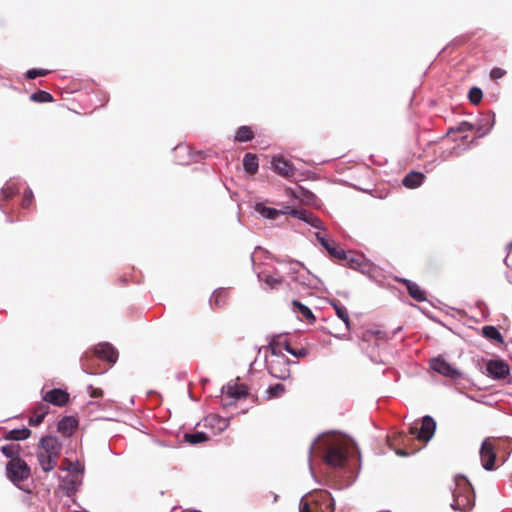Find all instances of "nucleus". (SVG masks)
Masks as SVG:
<instances>
[{"label": "nucleus", "instance_id": "1", "mask_svg": "<svg viewBox=\"0 0 512 512\" xmlns=\"http://www.w3.org/2000/svg\"><path fill=\"white\" fill-rule=\"evenodd\" d=\"M436 429V423L431 416H424L422 418L421 426L413 424L409 427V435L404 432L397 433L392 439L388 438L389 446L399 456H409L414 454L418 449L412 448L410 442L414 441V438L421 442H428L434 435Z\"/></svg>", "mask_w": 512, "mask_h": 512}, {"label": "nucleus", "instance_id": "2", "mask_svg": "<svg viewBox=\"0 0 512 512\" xmlns=\"http://www.w3.org/2000/svg\"><path fill=\"white\" fill-rule=\"evenodd\" d=\"M62 444L54 436H44L40 439L37 451L38 462L44 472H50L57 466L61 455Z\"/></svg>", "mask_w": 512, "mask_h": 512}, {"label": "nucleus", "instance_id": "3", "mask_svg": "<svg viewBox=\"0 0 512 512\" xmlns=\"http://www.w3.org/2000/svg\"><path fill=\"white\" fill-rule=\"evenodd\" d=\"M451 507L460 512H470L475 505V492L469 480L462 475L454 478Z\"/></svg>", "mask_w": 512, "mask_h": 512}, {"label": "nucleus", "instance_id": "4", "mask_svg": "<svg viewBox=\"0 0 512 512\" xmlns=\"http://www.w3.org/2000/svg\"><path fill=\"white\" fill-rule=\"evenodd\" d=\"M322 445L325 450L323 460L327 465L340 468L346 464L349 448L345 441L329 438L324 440Z\"/></svg>", "mask_w": 512, "mask_h": 512}, {"label": "nucleus", "instance_id": "5", "mask_svg": "<svg viewBox=\"0 0 512 512\" xmlns=\"http://www.w3.org/2000/svg\"><path fill=\"white\" fill-rule=\"evenodd\" d=\"M299 512H334L333 499L328 491L320 490L300 500Z\"/></svg>", "mask_w": 512, "mask_h": 512}, {"label": "nucleus", "instance_id": "6", "mask_svg": "<svg viewBox=\"0 0 512 512\" xmlns=\"http://www.w3.org/2000/svg\"><path fill=\"white\" fill-rule=\"evenodd\" d=\"M30 467L21 457H14L6 465V475L13 483L22 482L30 477Z\"/></svg>", "mask_w": 512, "mask_h": 512}, {"label": "nucleus", "instance_id": "7", "mask_svg": "<svg viewBox=\"0 0 512 512\" xmlns=\"http://www.w3.org/2000/svg\"><path fill=\"white\" fill-rule=\"evenodd\" d=\"M267 370L271 376L285 380L290 376L289 360L285 355H271L266 360Z\"/></svg>", "mask_w": 512, "mask_h": 512}, {"label": "nucleus", "instance_id": "8", "mask_svg": "<svg viewBox=\"0 0 512 512\" xmlns=\"http://www.w3.org/2000/svg\"><path fill=\"white\" fill-rule=\"evenodd\" d=\"M495 446L492 439H485L481 445L480 458L485 470H493L496 461Z\"/></svg>", "mask_w": 512, "mask_h": 512}, {"label": "nucleus", "instance_id": "9", "mask_svg": "<svg viewBox=\"0 0 512 512\" xmlns=\"http://www.w3.org/2000/svg\"><path fill=\"white\" fill-rule=\"evenodd\" d=\"M430 367L435 372L451 379H457L460 377V372L450 363L446 362L440 357L432 359L430 362Z\"/></svg>", "mask_w": 512, "mask_h": 512}, {"label": "nucleus", "instance_id": "10", "mask_svg": "<svg viewBox=\"0 0 512 512\" xmlns=\"http://www.w3.org/2000/svg\"><path fill=\"white\" fill-rule=\"evenodd\" d=\"M487 373L493 379H505L509 373V365L503 360H490L486 365Z\"/></svg>", "mask_w": 512, "mask_h": 512}, {"label": "nucleus", "instance_id": "11", "mask_svg": "<svg viewBox=\"0 0 512 512\" xmlns=\"http://www.w3.org/2000/svg\"><path fill=\"white\" fill-rule=\"evenodd\" d=\"M272 166L274 171L284 178L290 179L295 175L296 169L293 164L282 156L273 157Z\"/></svg>", "mask_w": 512, "mask_h": 512}, {"label": "nucleus", "instance_id": "12", "mask_svg": "<svg viewBox=\"0 0 512 512\" xmlns=\"http://www.w3.org/2000/svg\"><path fill=\"white\" fill-rule=\"evenodd\" d=\"M43 400L46 402V404L63 407L69 401V393L63 389L54 388L44 394Z\"/></svg>", "mask_w": 512, "mask_h": 512}, {"label": "nucleus", "instance_id": "13", "mask_svg": "<svg viewBox=\"0 0 512 512\" xmlns=\"http://www.w3.org/2000/svg\"><path fill=\"white\" fill-rule=\"evenodd\" d=\"M284 213L290 214L293 217L298 218V219L310 224L311 226H313L315 228H322V221L319 218H317L316 216H314L313 213L308 212L307 210L293 209V208H290L289 206H286Z\"/></svg>", "mask_w": 512, "mask_h": 512}, {"label": "nucleus", "instance_id": "14", "mask_svg": "<svg viewBox=\"0 0 512 512\" xmlns=\"http://www.w3.org/2000/svg\"><path fill=\"white\" fill-rule=\"evenodd\" d=\"M92 354L96 358L106 360L110 363H115L118 357V353L115 348L108 343H103L96 346Z\"/></svg>", "mask_w": 512, "mask_h": 512}, {"label": "nucleus", "instance_id": "15", "mask_svg": "<svg viewBox=\"0 0 512 512\" xmlns=\"http://www.w3.org/2000/svg\"><path fill=\"white\" fill-rule=\"evenodd\" d=\"M50 407L46 403H39L35 407L31 409L32 415L28 419V423L30 426H39L43 421L45 416L49 413Z\"/></svg>", "mask_w": 512, "mask_h": 512}, {"label": "nucleus", "instance_id": "16", "mask_svg": "<svg viewBox=\"0 0 512 512\" xmlns=\"http://www.w3.org/2000/svg\"><path fill=\"white\" fill-rule=\"evenodd\" d=\"M316 238L320 242V244L328 251L329 255L335 259H344L346 257V252L337 247L334 242H330L328 239L323 237L320 233H316Z\"/></svg>", "mask_w": 512, "mask_h": 512}, {"label": "nucleus", "instance_id": "17", "mask_svg": "<svg viewBox=\"0 0 512 512\" xmlns=\"http://www.w3.org/2000/svg\"><path fill=\"white\" fill-rule=\"evenodd\" d=\"M78 427V420L72 416H66L58 423L57 429L64 436H71Z\"/></svg>", "mask_w": 512, "mask_h": 512}, {"label": "nucleus", "instance_id": "18", "mask_svg": "<svg viewBox=\"0 0 512 512\" xmlns=\"http://www.w3.org/2000/svg\"><path fill=\"white\" fill-rule=\"evenodd\" d=\"M407 288L409 295L418 302L427 300L426 292L415 282L404 279L401 281Z\"/></svg>", "mask_w": 512, "mask_h": 512}, {"label": "nucleus", "instance_id": "19", "mask_svg": "<svg viewBox=\"0 0 512 512\" xmlns=\"http://www.w3.org/2000/svg\"><path fill=\"white\" fill-rule=\"evenodd\" d=\"M424 178L425 176L423 173L412 171L403 178L402 184L407 188L414 189L423 183Z\"/></svg>", "mask_w": 512, "mask_h": 512}, {"label": "nucleus", "instance_id": "20", "mask_svg": "<svg viewBox=\"0 0 512 512\" xmlns=\"http://www.w3.org/2000/svg\"><path fill=\"white\" fill-rule=\"evenodd\" d=\"M31 433V430L26 427L20 429H12L5 432L4 439L11 441L26 440L31 436Z\"/></svg>", "mask_w": 512, "mask_h": 512}, {"label": "nucleus", "instance_id": "21", "mask_svg": "<svg viewBox=\"0 0 512 512\" xmlns=\"http://www.w3.org/2000/svg\"><path fill=\"white\" fill-rule=\"evenodd\" d=\"M226 394L230 398L241 399L247 396L248 389L243 384H232L227 386Z\"/></svg>", "mask_w": 512, "mask_h": 512}, {"label": "nucleus", "instance_id": "22", "mask_svg": "<svg viewBox=\"0 0 512 512\" xmlns=\"http://www.w3.org/2000/svg\"><path fill=\"white\" fill-rule=\"evenodd\" d=\"M95 356L92 352H86L81 358V367L88 374H98L99 370L94 367Z\"/></svg>", "mask_w": 512, "mask_h": 512}, {"label": "nucleus", "instance_id": "23", "mask_svg": "<svg viewBox=\"0 0 512 512\" xmlns=\"http://www.w3.org/2000/svg\"><path fill=\"white\" fill-rule=\"evenodd\" d=\"M255 210L263 217L268 219H275L281 214H285L284 210H277L275 208L266 207L262 203H257L255 206Z\"/></svg>", "mask_w": 512, "mask_h": 512}, {"label": "nucleus", "instance_id": "24", "mask_svg": "<svg viewBox=\"0 0 512 512\" xmlns=\"http://www.w3.org/2000/svg\"><path fill=\"white\" fill-rule=\"evenodd\" d=\"M285 343H290L285 337L281 335L274 337L269 343L271 355H283L282 350H285Z\"/></svg>", "mask_w": 512, "mask_h": 512}, {"label": "nucleus", "instance_id": "25", "mask_svg": "<svg viewBox=\"0 0 512 512\" xmlns=\"http://www.w3.org/2000/svg\"><path fill=\"white\" fill-rule=\"evenodd\" d=\"M258 158L252 153H247L243 158V167L251 175L258 171Z\"/></svg>", "mask_w": 512, "mask_h": 512}, {"label": "nucleus", "instance_id": "26", "mask_svg": "<svg viewBox=\"0 0 512 512\" xmlns=\"http://www.w3.org/2000/svg\"><path fill=\"white\" fill-rule=\"evenodd\" d=\"M292 306L295 309V311L300 313L303 316V318H305L309 323L315 322V316L313 315L309 307H307L306 305L302 304L297 300L292 301Z\"/></svg>", "mask_w": 512, "mask_h": 512}, {"label": "nucleus", "instance_id": "27", "mask_svg": "<svg viewBox=\"0 0 512 512\" xmlns=\"http://www.w3.org/2000/svg\"><path fill=\"white\" fill-rule=\"evenodd\" d=\"M184 441L190 445H197L208 441L209 437L204 432L185 433Z\"/></svg>", "mask_w": 512, "mask_h": 512}, {"label": "nucleus", "instance_id": "28", "mask_svg": "<svg viewBox=\"0 0 512 512\" xmlns=\"http://www.w3.org/2000/svg\"><path fill=\"white\" fill-rule=\"evenodd\" d=\"M341 260L345 261L346 262L345 265H347L349 268L359 269L364 262V257L362 255H358V254H354V253H349V254L346 253V257Z\"/></svg>", "mask_w": 512, "mask_h": 512}, {"label": "nucleus", "instance_id": "29", "mask_svg": "<svg viewBox=\"0 0 512 512\" xmlns=\"http://www.w3.org/2000/svg\"><path fill=\"white\" fill-rule=\"evenodd\" d=\"M254 138V133L249 126H241L238 128L236 135H235V141L237 142H247Z\"/></svg>", "mask_w": 512, "mask_h": 512}, {"label": "nucleus", "instance_id": "30", "mask_svg": "<svg viewBox=\"0 0 512 512\" xmlns=\"http://www.w3.org/2000/svg\"><path fill=\"white\" fill-rule=\"evenodd\" d=\"M482 334L489 340L503 343V337L501 333L494 326H484L482 328Z\"/></svg>", "mask_w": 512, "mask_h": 512}, {"label": "nucleus", "instance_id": "31", "mask_svg": "<svg viewBox=\"0 0 512 512\" xmlns=\"http://www.w3.org/2000/svg\"><path fill=\"white\" fill-rule=\"evenodd\" d=\"M286 392V387L283 384H275L273 386H270L266 390V399L271 400L274 398H280L282 397Z\"/></svg>", "mask_w": 512, "mask_h": 512}, {"label": "nucleus", "instance_id": "32", "mask_svg": "<svg viewBox=\"0 0 512 512\" xmlns=\"http://www.w3.org/2000/svg\"><path fill=\"white\" fill-rule=\"evenodd\" d=\"M259 278L262 281H264L265 284H267L268 287L271 289H276L283 282V278L281 276H279L278 274L268 275V274L262 273L261 275H259Z\"/></svg>", "mask_w": 512, "mask_h": 512}, {"label": "nucleus", "instance_id": "33", "mask_svg": "<svg viewBox=\"0 0 512 512\" xmlns=\"http://www.w3.org/2000/svg\"><path fill=\"white\" fill-rule=\"evenodd\" d=\"M337 316L345 323L346 329L350 330V319L347 309L339 302L333 303Z\"/></svg>", "mask_w": 512, "mask_h": 512}, {"label": "nucleus", "instance_id": "34", "mask_svg": "<svg viewBox=\"0 0 512 512\" xmlns=\"http://www.w3.org/2000/svg\"><path fill=\"white\" fill-rule=\"evenodd\" d=\"M30 99L34 102H39V103L53 101L52 95L49 92H46L43 90H39V91L33 93L30 96Z\"/></svg>", "mask_w": 512, "mask_h": 512}, {"label": "nucleus", "instance_id": "35", "mask_svg": "<svg viewBox=\"0 0 512 512\" xmlns=\"http://www.w3.org/2000/svg\"><path fill=\"white\" fill-rule=\"evenodd\" d=\"M2 453L11 459L19 457L20 446L19 445H4L1 447Z\"/></svg>", "mask_w": 512, "mask_h": 512}, {"label": "nucleus", "instance_id": "36", "mask_svg": "<svg viewBox=\"0 0 512 512\" xmlns=\"http://www.w3.org/2000/svg\"><path fill=\"white\" fill-rule=\"evenodd\" d=\"M482 97H483L482 90L478 87L471 88L468 93V98H469L470 102L474 105L479 104L482 100Z\"/></svg>", "mask_w": 512, "mask_h": 512}, {"label": "nucleus", "instance_id": "37", "mask_svg": "<svg viewBox=\"0 0 512 512\" xmlns=\"http://www.w3.org/2000/svg\"><path fill=\"white\" fill-rule=\"evenodd\" d=\"M285 350L288 353H290L293 356H295L296 358H304L308 354L307 349H305V348L294 349V348L291 347L290 343H285Z\"/></svg>", "mask_w": 512, "mask_h": 512}, {"label": "nucleus", "instance_id": "38", "mask_svg": "<svg viewBox=\"0 0 512 512\" xmlns=\"http://www.w3.org/2000/svg\"><path fill=\"white\" fill-rule=\"evenodd\" d=\"M33 200L34 196L32 190L30 188L25 189L22 197V207L29 208L32 205Z\"/></svg>", "mask_w": 512, "mask_h": 512}, {"label": "nucleus", "instance_id": "39", "mask_svg": "<svg viewBox=\"0 0 512 512\" xmlns=\"http://www.w3.org/2000/svg\"><path fill=\"white\" fill-rule=\"evenodd\" d=\"M49 73L48 70L46 69H30L27 71L26 73V78L27 79H35L37 77H43V76H46L47 74Z\"/></svg>", "mask_w": 512, "mask_h": 512}, {"label": "nucleus", "instance_id": "40", "mask_svg": "<svg viewBox=\"0 0 512 512\" xmlns=\"http://www.w3.org/2000/svg\"><path fill=\"white\" fill-rule=\"evenodd\" d=\"M18 193V189L13 185L2 188L1 195L5 200L14 197Z\"/></svg>", "mask_w": 512, "mask_h": 512}, {"label": "nucleus", "instance_id": "41", "mask_svg": "<svg viewBox=\"0 0 512 512\" xmlns=\"http://www.w3.org/2000/svg\"><path fill=\"white\" fill-rule=\"evenodd\" d=\"M211 302L216 306H222L226 302V294L223 291L215 292L211 297Z\"/></svg>", "mask_w": 512, "mask_h": 512}, {"label": "nucleus", "instance_id": "42", "mask_svg": "<svg viewBox=\"0 0 512 512\" xmlns=\"http://www.w3.org/2000/svg\"><path fill=\"white\" fill-rule=\"evenodd\" d=\"M505 75H506V71L504 69H502V68H499V67H494L490 71V77L493 80L500 79V78L504 77Z\"/></svg>", "mask_w": 512, "mask_h": 512}, {"label": "nucleus", "instance_id": "43", "mask_svg": "<svg viewBox=\"0 0 512 512\" xmlns=\"http://www.w3.org/2000/svg\"><path fill=\"white\" fill-rule=\"evenodd\" d=\"M474 129L473 125L469 122L463 121L459 123V125L454 129L456 132H467L472 131Z\"/></svg>", "mask_w": 512, "mask_h": 512}, {"label": "nucleus", "instance_id": "44", "mask_svg": "<svg viewBox=\"0 0 512 512\" xmlns=\"http://www.w3.org/2000/svg\"><path fill=\"white\" fill-rule=\"evenodd\" d=\"M89 395L92 398H101L103 396V391L100 388H95L93 386L88 387Z\"/></svg>", "mask_w": 512, "mask_h": 512}, {"label": "nucleus", "instance_id": "45", "mask_svg": "<svg viewBox=\"0 0 512 512\" xmlns=\"http://www.w3.org/2000/svg\"><path fill=\"white\" fill-rule=\"evenodd\" d=\"M193 512H199V511H193Z\"/></svg>", "mask_w": 512, "mask_h": 512}, {"label": "nucleus", "instance_id": "46", "mask_svg": "<svg viewBox=\"0 0 512 512\" xmlns=\"http://www.w3.org/2000/svg\"><path fill=\"white\" fill-rule=\"evenodd\" d=\"M510 246H512V243L510 244Z\"/></svg>", "mask_w": 512, "mask_h": 512}]
</instances>
